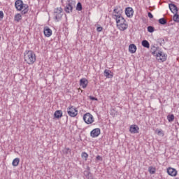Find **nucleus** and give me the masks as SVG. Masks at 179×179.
Masks as SVG:
<instances>
[{"label":"nucleus","mask_w":179,"mask_h":179,"mask_svg":"<svg viewBox=\"0 0 179 179\" xmlns=\"http://www.w3.org/2000/svg\"><path fill=\"white\" fill-rule=\"evenodd\" d=\"M102 30H103V27H99L96 28V31L99 32L101 31Z\"/></svg>","instance_id":"nucleus-36"},{"label":"nucleus","mask_w":179,"mask_h":179,"mask_svg":"<svg viewBox=\"0 0 179 179\" xmlns=\"http://www.w3.org/2000/svg\"><path fill=\"white\" fill-rule=\"evenodd\" d=\"M14 20L15 22H20V20H22V15H20V13L16 14L14 17Z\"/></svg>","instance_id":"nucleus-22"},{"label":"nucleus","mask_w":179,"mask_h":179,"mask_svg":"<svg viewBox=\"0 0 179 179\" xmlns=\"http://www.w3.org/2000/svg\"><path fill=\"white\" fill-rule=\"evenodd\" d=\"M64 152L66 155H68L69 153H71V150H70L69 148H64Z\"/></svg>","instance_id":"nucleus-30"},{"label":"nucleus","mask_w":179,"mask_h":179,"mask_svg":"<svg viewBox=\"0 0 179 179\" xmlns=\"http://www.w3.org/2000/svg\"><path fill=\"white\" fill-rule=\"evenodd\" d=\"M141 44L143 45V47H145V48H150V44L149 43V42L146 40H143L141 42Z\"/></svg>","instance_id":"nucleus-20"},{"label":"nucleus","mask_w":179,"mask_h":179,"mask_svg":"<svg viewBox=\"0 0 179 179\" xmlns=\"http://www.w3.org/2000/svg\"><path fill=\"white\" fill-rule=\"evenodd\" d=\"M104 76L106 78H113V75L111 74V71L106 69L103 72Z\"/></svg>","instance_id":"nucleus-19"},{"label":"nucleus","mask_w":179,"mask_h":179,"mask_svg":"<svg viewBox=\"0 0 179 179\" xmlns=\"http://www.w3.org/2000/svg\"><path fill=\"white\" fill-rule=\"evenodd\" d=\"M131 134H139V127L136 125H131L129 129Z\"/></svg>","instance_id":"nucleus-14"},{"label":"nucleus","mask_w":179,"mask_h":179,"mask_svg":"<svg viewBox=\"0 0 179 179\" xmlns=\"http://www.w3.org/2000/svg\"><path fill=\"white\" fill-rule=\"evenodd\" d=\"M81 156H82V157H84V159H85V160H87V157H89V155H87V153H86V152H83Z\"/></svg>","instance_id":"nucleus-29"},{"label":"nucleus","mask_w":179,"mask_h":179,"mask_svg":"<svg viewBox=\"0 0 179 179\" xmlns=\"http://www.w3.org/2000/svg\"><path fill=\"white\" fill-rule=\"evenodd\" d=\"M83 120L85 121V124H93V122H94V119L93 118V115L90 113H85L83 115Z\"/></svg>","instance_id":"nucleus-5"},{"label":"nucleus","mask_w":179,"mask_h":179,"mask_svg":"<svg viewBox=\"0 0 179 179\" xmlns=\"http://www.w3.org/2000/svg\"><path fill=\"white\" fill-rule=\"evenodd\" d=\"M3 19V11H0V20Z\"/></svg>","instance_id":"nucleus-33"},{"label":"nucleus","mask_w":179,"mask_h":179,"mask_svg":"<svg viewBox=\"0 0 179 179\" xmlns=\"http://www.w3.org/2000/svg\"><path fill=\"white\" fill-rule=\"evenodd\" d=\"M0 40H1V36H0Z\"/></svg>","instance_id":"nucleus-39"},{"label":"nucleus","mask_w":179,"mask_h":179,"mask_svg":"<svg viewBox=\"0 0 179 179\" xmlns=\"http://www.w3.org/2000/svg\"><path fill=\"white\" fill-rule=\"evenodd\" d=\"M43 33L45 37H51L52 35V30H51V29H50L48 27H45Z\"/></svg>","instance_id":"nucleus-11"},{"label":"nucleus","mask_w":179,"mask_h":179,"mask_svg":"<svg viewBox=\"0 0 179 179\" xmlns=\"http://www.w3.org/2000/svg\"><path fill=\"white\" fill-rule=\"evenodd\" d=\"M125 15L127 17H132L134 16V9L131 7L126 8Z\"/></svg>","instance_id":"nucleus-9"},{"label":"nucleus","mask_w":179,"mask_h":179,"mask_svg":"<svg viewBox=\"0 0 179 179\" xmlns=\"http://www.w3.org/2000/svg\"><path fill=\"white\" fill-rule=\"evenodd\" d=\"M173 20H174V22H179V15H178V13H175V15H173Z\"/></svg>","instance_id":"nucleus-26"},{"label":"nucleus","mask_w":179,"mask_h":179,"mask_svg":"<svg viewBox=\"0 0 179 179\" xmlns=\"http://www.w3.org/2000/svg\"><path fill=\"white\" fill-rule=\"evenodd\" d=\"M82 9H83L82 3H81L80 2H78V3H77L76 10L80 11V10H82Z\"/></svg>","instance_id":"nucleus-27"},{"label":"nucleus","mask_w":179,"mask_h":179,"mask_svg":"<svg viewBox=\"0 0 179 179\" xmlns=\"http://www.w3.org/2000/svg\"><path fill=\"white\" fill-rule=\"evenodd\" d=\"M73 9V1L72 0H68L66 2V6L65 7V12L66 13H71Z\"/></svg>","instance_id":"nucleus-7"},{"label":"nucleus","mask_w":179,"mask_h":179,"mask_svg":"<svg viewBox=\"0 0 179 179\" xmlns=\"http://www.w3.org/2000/svg\"><path fill=\"white\" fill-rule=\"evenodd\" d=\"M89 99H90V100H92V101H97V98H96V97H94V96H89Z\"/></svg>","instance_id":"nucleus-31"},{"label":"nucleus","mask_w":179,"mask_h":179,"mask_svg":"<svg viewBox=\"0 0 179 179\" xmlns=\"http://www.w3.org/2000/svg\"><path fill=\"white\" fill-rule=\"evenodd\" d=\"M15 6L17 10H22V15H26L29 12V6L27 4L23 3V1L17 0L15 3Z\"/></svg>","instance_id":"nucleus-2"},{"label":"nucleus","mask_w":179,"mask_h":179,"mask_svg":"<svg viewBox=\"0 0 179 179\" xmlns=\"http://www.w3.org/2000/svg\"><path fill=\"white\" fill-rule=\"evenodd\" d=\"M148 31H149V33H153V31H155V27L152 26L148 27Z\"/></svg>","instance_id":"nucleus-28"},{"label":"nucleus","mask_w":179,"mask_h":179,"mask_svg":"<svg viewBox=\"0 0 179 179\" xmlns=\"http://www.w3.org/2000/svg\"><path fill=\"white\" fill-rule=\"evenodd\" d=\"M62 8H57L54 10V16L55 17V20L57 22H59L61 20V18L62 17Z\"/></svg>","instance_id":"nucleus-6"},{"label":"nucleus","mask_w":179,"mask_h":179,"mask_svg":"<svg viewBox=\"0 0 179 179\" xmlns=\"http://www.w3.org/2000/svg\"><path fill=\"white\" fill-rule=\"evenodd\" d=\"M20 162V159L19 158H15L13 159L12 164L14 167H17V166H19Z\"/></svg>","instance_id":"nucleus-21"},{"label":"nucleus","mask_w":179,"mask_h":179,"mask_svg":"<svg viewBox=\"0 0 179 179\" xmlns=\"http://www.w3.org/2000/svg\"><path fill=\"white\" fill-rule=\"evenodd\" d=\"M88 83L89 81L85 78H83L80 80V86H81L83 89H86V87H87Z\"/></svg>","instance_id":"nucleus-12"},{"label":"nucleus","mask_w":179,"mask_h":179,"mask_svg":"<svg viewBox=\"0 0 179 179\" xmlns=\"http://www.w3.org/2000/svg\"><path fill=\"white\" fill-rule=\"evenodd\" d=\"M90 135H91L92 138H97V136H99V135H100V129H99V128L94 129L91 131Z\"/></svg>","instance_id":"nucleus-13"},{"label":"nucleus","mask_w":179,"mask_h":179,"mask_svg":"<svg viewBox=\"0 0 179 179\" xmlns=\"http://www.w3.org/2000/svg\"><path fill=\"white\" fill-rule=\"evenodd\" d=\"M157 59L158 61H161V62H164V61L167 59V55L162 52H159L157 54Z\"/></svg>","instance_id":"nucleus-8"},{"label":"nucleus","mask_w":179,"mask_h":179,"mask_svg":"<svg viewBox=\"0 0 179 179\" xmlns=\"http://www.w3.org/2000/svg\"><path fill=\"white\" fill-rule=\"evenodd\" d=\"M167 173L169 176H171L172 177H176V176H177V171L173 168L168 169Z\"/></svg>","instance_id":"nucleus-16"},{"label":"nucleus","mask_w":179,"mask_h":179,"mask_svg":"<svg viewBox=\"0 0 179 179\" xmlns=\"http://www.w3.org/2000/svg\"><path fill=\"white\" fill-rule=\"evenodd\" d=\"M54 117L55 118H57V120H59V118H61L62 117V110H56L54 113Z\"/></svg>","instance_id":"nucleus-18"},{"label":"nucleus","mask_w":179,"mask_h":179,"mask_svg":"<svg viewBox=\"0 0 179 179\" xmlns=\"http://www.w3.org/2000/svg\"><path fill=\"white\" fill-rule=\"evenodd\" d=\"M148 17H150V19H153V15L152 14V13H148Z\"/></svg>","instance_id":"nucleus-35"},{"label":"nucleus","mask_w":179,"mask_h":179,"mask_svg":"<svg viewBox=\"0 0 179 179\" xmlns=\"http://www.w3.org/2000/svg\"><path fill=\"white\" fill-rule=\"evenodd\" d=\"M70 117H76L78 115V110L74 108H69V110L67 111Z\"/></svg>","instance_id":"nucleus-10"},{"label":"nucleus","mask_w":179,"mask_h":179,"mask_svg":"<svg viewBox=\"0 0 179 179\" xmlns=\"http://www.w3.org/2000/svg\"><path fill=\"white\" fill-rule=\"evenodd\" d=\"M150 174H155V173H156V170L154 168H151L150 169Z\"/></svg>","instance_id":"nucleus-32"},{"label":"nucleus","mask_w":179,"mask_h":179,"mask_svg":"<svg viewBox=\"0 0 179 179\" xmlns=\"http://www.w3.org/2000/svg\"><path fill=\"white\" fill-rule=\"evenodd\" d=\"M167 120L169 122L174 121V115H169L167 116Z\"/></svg>","instance_id":"nucleus-25"},{"label":"nucleus","mask_w":179,"mask_h":179,"mask_svg":"<svg viewBox=\"0 0 179 179\" xmlns=\"http://www.w3.org/2000/svg\"><path fill=\"white\" fill-rule=\"evenodd\" d=\"M24 59L29 65H33L36 62V54L33 50H28L24 53Z\"/></svg>","instance_id":"nucleus-1"},{"label":"nucleus","mask_w":179,"mask_h":179,"mask_svg":"<svg viewBox=\"0 0 179 179\" xmlns=\"http://www.w3.org/2000/svg\"><path fill=\"white\" fill-rule=\"evenodd\" d=\"M129 51L131 54H135V52H136V45L135 44H130L129 46Z\"/></svg>","instance_id":"nucleus-17"},{"label":"nucleus","mask_w":179,"mask_h":179,"mask_svg":"<svg viewBox=\"0 0 179 179\" xmlns=\"http://www.w3.org/2000/svg\"><path fill=\"white\" fill-rule=\"evenodd\" d=\"M159 23L162 25L167 24V20L164 18H160L159 20Z\"/></svg>","instance_id":"nucleus-24"},{"label":"nucleus","mask_w":179,"mask_h":179,"mask_svg":"<svg viewBox=\"0 0 179 179\" xmlns=\"http://www.w3.org/2000/svg\"><path fill=\"white\" fill-rule=\"evenodd\" d=\"M151 50H156V47L153 46Z\"/></svg>","instance_id":"nucleus-37"},{"label":"nucleus","mask_w":179,"mask_h":179,"mask_svg":"<svg viewBox=\"0 0 179 179\" xmlns=\"http://www.w3.org/2000/svg\"><path fill=\"white\" fill-rule=\"evenodd\" d=\"M155 132L156 134H157V135H159L160 136H164V133H163V130H162L161 129H157L155 130Z\"/></svg>","instance_id":"nucleus-23"},{"label":"nucleus","mask_w":179,"mask_h":179,"mask_svg":"<svg viewBox=\"0 0 179 179\" xmlns=\"http://www.w3.org/2000/svg\"><path fill=\"white\" fill-rule=\"evenodd\" d=\"M169 9L172 13H178V8H177V6L173 3H169Z\"/></svg>","instance_id":"nucleus-15"},{"label":"nucleus","mask_w":179,"mask_h":179,"mask_svg":"<svg viewBox=\"0 0 179 179\" xmlns=\"http://www.w3.org/2000/svg\"><path fill=\"white\" fill-rule=\"evenodd\" d=\"M96 160H100L101 162L103 160V157H101L100 155H97Z\"/></svg>","instance_id":"nucleus-34"},{"label":"nucleus","mask_w":179,"mask_h":179,"mask_svg":"<svg viewBox=\"0 0 179 179\" xmlns=\"http://www.w3.org/2000/svg\"><path fill=\"white\" fill-rule=\"evenodd\" d=\"M155 52H156L155 51L152 52L153 55H155Z\"/></svg>","instance_id":"nucleus-38"},{"label":"nucleus","mask_w":179,"mask_h":179,"mask_svg":"<svg viewBox=\"0 0 179 179\" xmlns=\"http://www.w3.org/2000/svg\"><path fill=\"white\" fill-rule=\"evenodd\" d=\"M113 13H115L113 14V19H115V20H119L120 17H122V10H120L118 7L114 8Z\"/></svg>","instance_id":"nucleus-4"},{"label":"nucleus","mask_w":179,"mask_h":179,"mask_svg":"<svg viewBox=\"0 0 179 179\" xmlns=\"http://www.w3.org/2000/svg\"><path fill=\"white\" fill-rule=\"evenodd\" d=\"M117 27L120 31H125L128 29V24L124 17H119V20H116Z\"/></svg>","instance_id":"nucleus-3"}]
</instances>
